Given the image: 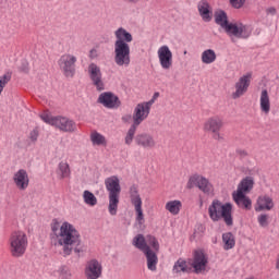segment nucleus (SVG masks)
Listing matches in <instances>:
<instances>
[{
    "label": "nucleus",
    "mask_w": 279,
    "mask_h": 279,
    "mask_svg": "<svg viewBox=\"0 0 279 279\" xmlns=\"http://www.w3.org/2000/svg\"><path fill=\"white\" fill-rule=\"evenodd\" d=\"M197 8L203 21H205V23H210V21H213V8L210 7V3L206 0H201Z\"/></svg>",
    "instance_id": "23"
},
{
    "label": "nucleus",
    "mask_w": 279,
    "mask_h": 279,
    "mask_svg": "<svg viewBox=\"0 0 279 279\" xmlns=\"http://www.w3.org/2000/svg\"><path fill=\"white\" fill-rule=\"evenodd\" d=\"M257 222L260 228H267V226H269V216L267 214H260L257 217Z\"/></svg>",
    "instance_id": "38"
},
{
    "label": "nucleus",
    "mask_w": 279,
    "mask_h": 279,
    "mask_svg": "<svg viewBox=\"0 0 279 279\" xmlns=\"http://www.w3.org/2000/svg\"><path fill=\"white\" fill-rule=\"evenodd\" d=\"M254 189V178L252 177H246L242 179V181L238 185V190L233 193H250Z\"/></svg>",
    "instance_id": "27"
},
{
    "label": "nucleus",
    "mask_w": 279,
    "mask_h": 279,
    "mask_svg": "<svg viewBox=\"0 0 279 279\" xmlns=\"http://www.w3.org/2000/svg\"><path fill=\"white\" fill-rule=\"evenodd\" d=\"M157 56L161 69H163L165 71H169V69L173 66V52H171L169 46L163 45L159 47V49L157 50Z\"/></svg>",
    "instance_id": "18"
},
{
    "label": "nucleus",
    "mask_w": 279,
    "mask_h": 279,
    "mask_svg": "<svg viewBox=\"0 0 279 279\" xmlns=\"http://www.w3.org/2000/svg\"><path fill=\"white\" fill-rule=\"evenodd\" d=\"M136 126L135 124H132L124 137V143L125 145H132L133 141H134V136L136 134Z\"/></svg>",
    "instance_id": "35"
},
{
    "label": "nucleus",
    "mask_w": 279,
    "mask_h": 279,
    "mask_svg": "<svg viewBox=\"0 0 279 279\" xmlns=\"http://www.w3.org/2000/svg\"><path fill=\"white\" fill-rule=\"evenodd\" d=\"M132 246L143 252V254L151 248L155 250V252H160V243H158V239L151 234H147L146 236L143 233L136 234L132 240Z\"/></svg>",
    "instance_id": "8"
},
{
    "label": "nucleus",
    "mask_w": 279,
    "mask_h": 279,
    "mask_svg": "<svg viewBox=\"0 0 279 279\" xmlns=\"http://www.w3.org/2000/svg\"><path fill=\"white\" fill-rule=\"evenodd\" d=\"M215 23L219 25L228 36H234L235 38H247L252 36V27L243 23H230L228 21V14L223 10L215 12Z\"/></svg>",
    "instance_id": "3"
},
{
    "label": "nucleus",
    "mask_w": 279,
    "mask_h": 279,
    "mask_svg": "<svg viewBox=\"0 0 279 279\" xmlns=\"http://www.w3.org/2000/svg\"><path fill=\"white\" fill-rule=\"evenodd\" d=\"M160 97V93L156 92L153 96V99H150V101H156V99H158Z\"/></svg>",
    "instance_id": "44"
},
{
    "label": "nucleus",
    "mask_w": 279,
    "mask_h": 279,
    "mask_svg": "<svg viewBox=\"0 0 279 279\" xmlns=\"http://www.w3.org/2000/svg\"><path fill=\"white\" fill-rule=\"evenodd\" d=\"M98 104H101L104 108H108L109 110H117V108H121V100L119 96H117L112 92H104L98 96Z\"/></svg>",
    "instance_id": "16"
},
{
    "label": "nucleus",
    "mask_w": 279,
    "mask_h": 279,
    "mask_svg": "<svg viewBox=\"0 0 279 279\" xmlns=\"http://www.w3.org/2000/svg\"><path fill=\"white\" fill-rule=\"evenodd\" d=\"M124 1H126V3H138V1L141 0H124Z\"/></svg>",
    "instance_id": "45"
},
{
    "label": "nucleus",
    "mask_w": 279,
    "mask_h": 279,
    "mask_svg": "<svg viewBox=\"0 0 279 279\" xmlns=\"http://www.w3.org/2000/svg\"><path fill=\"white\" fill-rule=\"evenodd\" d=\"M41 121L56 128L59 132H65L68 134H73V132H77V123L71 120V118L62 117V116H51L49 111H44L40 116Z\"/></svg>",
    "instance_id": "5"
},
{
    "label": "nucleus",
    "mask_w": 279,
    "mask_h": 279,
    "mask_svg": "<svg viewBox=\"0 0 279 279\" xmlns=\"http://www.w3.org/2000/svg\"><path fill=\"white\" fill-rule=\"evenodd\" d=\"M232 197L239 208H242L243 210H252V199L248 196L239 192L233 193Z\"/></svg>",
    "instance_id": "25"
},
{
    "label": "nucleus",
    "mask_w": 279,
    "mask_h": 279,
    "mask_svg": "<svg viewBox=\"0 0 279 279\" xmlns=\"http://www.w3.org/2000/svg\"><path fill=\"white\" fill-rule=\"evenodd\" d=\"M89 58H97V50L96 49H92L89 51Z\"/></svg>",
    "instance_id": "43"
},
{
    "label": "nucleus",
    "mask_w": 279,
    "mask_h": 279,
    "mask_svg": "<svg viewBox=\"0 0 279 279\" xmlns=\"http://www.w3.org/2000/svg\"><path fill=\"white\" fill-rule=\"evenodd\" d=\"M223 128V119L219 116L209 117L203 124L204 132L213 134L214 141H223L221 129Z\"/></svg>",
    "instance_id": "11"
},
{
    "label": "nucleus",
    "mask_w": 279,
    "mask_h": 279,
    "mask_svg": "<svg viewBox=\"0 0 279 279\" xmlns=\"http://www.w3.org/2000/svg\"><path fill=\"white\" fill-rule=\"evenodd\" d=\"M230 4L232 8H235V10H240L242 5H245V0H230Z\"/></svg>",
    "instance_id": "39"
},
{
    "label": "nucleus",
    "mask_w": 279,
    "mask_h": 279,
    "mask_svg": "<svg viewBox=\"0 0 279 279\" xmlns=\"http://www.w3.org/2000/svg\"><path fill=\"white\" fill-rule=\"evenodd\" d=\"M83 199L87 206H97V197L88 190L84 191Z\"/></svg>",
    "instance_id": "34"
},
{
    "label": "nucleus",
    "mask_w": 279,
    "mask_h": 279,
    "mask_svg": "<svg viewBox=\"0 0 279 279\" xmlns=\"http://www.w3.org/2000/svg\"><path fill=\"white\" fill-rule=\"evenodd\" d=\"M144 255L146 256L147 269L149 271H156L158 269V251L150 247L144 252Z\"/></svg>",
    "instance_id": "24"
},
{
    "label": "nucleus",
    "mask_w": 279,
    "mask_h": 279,
    "mask_svg": "<svg viewBox=\"0 0 279 279\" xmlns=\"http://www.w3.org/2000/svg\"><path fill=\"white\" fill-rule=\"evenodd\" d=\"M165 209L170 213V215H180L182 210V202L179 199L169 201L166 203Z\"/></svg>",
    "instance_id": "31"
},
{
    "label": "nucleus",
    "mask_w": 279,
    "mask_h": 279,
    "mask_svg": "<svg viewBox=\"0 0 279 279\" xmlns=\"http://www.w3.org/2000/svg\"><path fill=\"white\" fill-rule=\"evenodd\" d=\"M84 275L86 279H99L104 276V266L97 259H90L86 263Z\"/></svg>",
    "instance_id": "17"
},
{
    "label": "nucleus",
    "mask_w": 279,
    "mask_h": 279,
    "mask_svg": "<svg viewBox=\"0 0 279 279\" xmlns=\"http://www.w3.org/2000/svg\"><path fill=\"white\" fill-rule=\"evenodd\" d=\"M203 64H213L217 62V52L214 49H206L201 53Z\"/></svg>",
    "instance_id": "29"
},
{
    "label": "nucleus",
    "mask_w": 279,
    "mask_h": 279,
    "mask_svg": "<svg viewBox=\"0 0 279 279\" xmlns=\"http://www.w3.org/2000/svg\"><path fill=\"white\" fill-rule=\"evenodd\" d=\"M198 189L204 193V195H213L215 193V186L210 182V180L206 179L204 175L199 174H194L190 177L187 183H186V189Z\"/></svg>",
    "instance_id": "9"
},
{
    "label": "nucleus",
    "mask_w": 279,
    "mask_h": 279,
    "mask_svg": "<svg viewBox=\"0 0 279 279\" xmlns=\"http://www.w3.org/2000/svg\"><path fill=\"white\" fill-rule=\"evenodd\" d=\"M267 14H271L274 16L276 14V8L271 7L267 9Z\"/></svg>",
    "instance_id": "42"
},
{
    "label": "nucleus",
    "mask_w": 279,
    "mask_h": 279,
    "mask_svg": "<svg viewBox=\"0 0 279 279\" xmlns=\"http://www.w3.org/2000/svg\"><path fill=\"white\" fill-rule=\"evenodd\" d=\"M191 269H194V274H204L206 267H208V256L203 251H195L193 258L189 259Z\"/></svg>",
    "instance_id": "15"
},
{
    "label": "nucleus",
    "mask_w": 279,
    "mask_h": 279,
    "mask_svg": "<svg viewBox=\"0 0 279 279\" xmlns=\"http://www.w3.org/2000/svg\"><path fill=\"white\" fill-rule=\"evenodd\" d=\"M276 203L274 202V197L268 194H262L257 197L255 203V213H263L269 210H274Z\"/></svg>",
    "instance_id": "20"
},
{
    "label": "nucleus",
    "mask_w": 279,
    "mask_h": 279,
    "mask_svg": "<svg viewBox=\"0 0 279 279\" xmlns=\"http://www.w3.org/2000/svg\"><path fill=\"white\" fill-rule=\"evenodd\" d=\"M77 57L71 53H64L58 60V65L65 77H75V64Z\"/></svg>",
    "instance_id": "12"
},
{
    "label": "nucleus",
    "mask_w": 279,
    "mask_h": 279,
    "mask_svg": "<svg viewBox=\"0 0 279 279\" xmlns=\"http://www.w3.org/2000/svg\"><path fill=\"white\" fill-rule=\"evenodd\" d=\"M106 190L109 193V214L114 217L119 211V202L121 199V183L119 177L112 175L105 180Z\"/></svg>",
    "instance_id": "6"
},
{
    "label": "nucleus",
    "mask_w": 279,
    "mask_h": 279,
    "mask_svg": "<svg viewBox=\"0 0 279 279\" xmlns=\"http://www.w3.org/2000/svg\"><path fill=\"white\" fill-rule=\"evenodd\" d=\"M87 73L96 90H106V83H104V74L101 73V68H99V65H97L96 63H90L87 68Z\"/></svg>",
    "instance_id": "14"
},
{
    "label": "nucleus",
    "mask_w": 279,
    "mask_h": 279,
    "mask_svg": "<svg viewBox=\"0 0 279 279\" xmlns=\"http://www.w3.org/2000/svg\"><path fill=\"white\" fill-rule=\"evenodd\" d=\"M222 243L223 250H232L234 245H236V240L234 239V234L232 232H227L222 234Z\"/></svg>",
    "instance_id": "32"
},
{
    "label": "nucleus",
    "mask_w": 279,
    "mask_h": 279,
    "mask_svg": "<svg viewBox=\"0 0 279 279\" xmlns=\"http://www.w3.org/2000/svg\"><path fill=\"white\" fill-rule=\"evenodd\" d=\"M27 245H29V241L27 240V233L24 231L17 230L10 234L9 251L13 258H21L22 256H25Z\"/></svg>",
    "instance_id": "7"
},
{
    "label": "nucleus",
    "mask_w": 279,
    "mask_h": 279,
    "mask_svg": "<svg viewBox=\"0 0 279 279\" xmlns=\"http://www.w3.org/2000/svg\"><path fill=\"white\" fill-rule=\"evenodd\" d=\"M59 276L62 279H71L73 278V274L71 272V269L66 266H61L59 268Z\"/></svg>",
    "instance_id": "37"
},
{
    "label": "nucleus",
    "mask_w": 279,
    "mask_h": 279,
    "mask_svg": "<svg viewBox=\"0 0 279 279\" xmlns=\"http://www.w3.org/2000/svg\"><path fill=\"white\" fill-rule=\"evenodd\" d=\"M208 215L211 221H221L223 219L226 226H234L231 203L223 204L219 199H214L208 207Z\"/></svg>",
    "instance_id": "4"
},
{
    "label": "nucleus",
    "mask_w": 279,
    "mask_h": 279,
    "mask_svg": "<svg viewBox=\"0 0 279 279\" xmlns=\"http://www.w3.org/2000/svg\"><path fill=\"white\" fill-rule=\"evenodd\" d=\"M13 182L20 191H25L29 186V174L27 170L20 169L13 175Z\"/></svg>",
    "instance_id": "21"
},
{
    "label": "nucleus",
    "mask_w": 279,
    "mask_h": 279,
    "mask_svg": "<svg viewBox=\"0 0 279 279\" xmlns=\"http://www.w3.org/2000/svg\"><path fill=\"white\" fill-rule=\"evenodd\" d=\"M135 143L143 149H154L156 147V140L149 133H141L135 136Z\"/></svg>",
    "instance_id": "22"
},
{
    "label": "nucleus",
    "mask_w": 279,
    "mask_h": 279,
    "mask_svg": "<svg viewBox=\"0 0 279 279\" xmlns=\"http://www.w3.org/2000/svg\"><path fill=\"white\" fill-rule=\"evenodd\" d=\"M56 173L59 180H64L71 175V168L66 161L59 162Z\"/></svg>",
    "instance_id": "30"
},
{
    "label": "nucleus",
    "mask_w": 279,
    "mask_h": 279,
    "mask_svg": "<svg viewBox=\"0 0 279 279\" xmlns=\"http://www.w3.org/2000/svg\"><path fill=\"white\" fill-rule=\"evenodd\" d=\"M114 62L118 66H130V43L134 40V37L123 27L114 31Z\"/></svg>",
    "instance_id": "2"
},
{
    "label": "nucleus",
    "mask_w": 279,
    "mask_h": 279,
    "mask_svg": "<svg viewBox=\"0 0 279 279\" xmlns=\"http://www.w3.org/2000/svg\"><path fill=\"white\" fill-rule=\"evenodd\" d=\"M12 80V73L8 72L0 76V95L3 93V88L10 84V81Z\"/></svg>",
    "instance_id": "36"
},
{
    "label": "nucleus",
    "mask_w": 279,
    "mask_h": 279,
    "mask_svg": "<svg viewBox=\"0 0 279 279\" xmlns=\"http://www.w3.org/2000/svg\"><path fill=\"white\" fill-rule=\"evenodd\" d=\"M151 106H154V100L136 105L133 112V125L138 128V125H141V123H143V121L149 117V112H151Z\"/></svg>",
    "instance_id": "13"
},
{
    "label": "nucleus",
    "mask_w": 279,
    "mask_h": 279,
    "mask_svg": "<svg viewBox=\"0 0 279 279\" xmlns=\"http://www.w3.org/2000/svg\"><path fill=\"white\" fill-rule=\"evenodd\" d=\"M259 108L264 114H269L271 111V101L269 100V92L263 89L259 97Z\"/></svg>",
    "instance_id": "26"
},
{
    "label": "nucleus",
    "mask_w": 279,
    "mask_h": 279,
    "mask_svg": "<svg viewBox=\"0 0 279 279\" xmlns=\"http://www.w3.org/2000/svg\"><path fill=\"white\" fill-rule=\"evenodd\" d=\"M131 205L134 207L136 221L140 226L145 223V214H143V198L138 193V186L132 185L129 190Z\"/></svg>",
    "instance_id": "10"
},
{
    "label": "nucleus",
    "mask_w": 279,
    "mask_h": 279,
    "mask_svg": "<svg viewBox=\"0 0 279 279\" xmlns=\"http://www.w3.org/2000/svg\"><path fill=\"white\" fill-rule=\"evenodd\" d=\"M90 141L93 145H97L98 147L108 145V142L106 141V136H104L101 133L97 131H93L90 133Z\"/></svg>",
    "instance_id": "33"
},
{
    "label": "nucleus",
    "mask_w": 279,
    "mask_h": 279,
    "mask_svg": "<svg viewBox=\"0 0 279 279\" xmlns=\"http://www.w3.org/2000/svg\"><path fill=\"white\" fill-rule=\"evenodd\" d=\"M189 259L187 262L183 258H179L173 267H172V271L173 274H190L191 271V266H189Z\"/></svg>",
    "instance_id": "28"
},
{
    "label": "nucleus",
    "mask_w": 279,
    "mask_h": 279,
    "mask_svg": "<svg viewBox=\"0 0 279 279\" xmlns=\"http://www.w3.org/2000/svg\"><path fill=\"white\" fill-rule=\"evenodd\" d=\"M38 136H39L38 129H34L33 131H31L29 140L32 141V143H36V141H38Z\"/></svg>",
    "instance_id": "40"
},
{
    "label": "nucleus",
    "mask_w": 279,
    "mask_h": 279,
    "mask_svg": "<svg viewBox=\"0 0 279 279\" xmlns=\"http://www.w3.org/2000/svg\"><path fill=\"white\" fill-rule=\"evenodd\" d=\"M250 84H252V74H245L241 76L235 83V92L232 94V99H239L247 93L250 88Z\"/></svg>",
    "instance_id": "19"
},
{
    "label": "nucleus",
    "mask_w": 279,
    "mask_h": 279,
    "mask_svg": "<svg viewBox=\"0 0 279 279\" xmlns=\"http://www.w3.org/2000/svg\"><path fill=\"white\" fill-rule=\"evenodd\" d=\"M236 155L240 157V158H247V156H250V154L247 153V150L245 149H236Z\"/></svg>",
    "instance_id": "41"
},
{
    "label": "nucleus",
    "mask_w": 279,
    "mask_h": 279,
    "mask_svg": "<svg viewBox=\"0 0 279 279\" xmlns=\"http://www.w3.org/2000/svg\"><path fill=\"white\" fill-rule=\"evenodd\" d=\"M186 53H187V51L185 50V51H184V56H186Z\"/></svg>",
    "instance_id": "46"
},
{
    "label": "nucleus",
    "mask_w": 279,
    "mask_h": 279,
    "mask_svg": "<svg viewBox=\"0 0 279 279\" xmlns=\"http://www.w3.org/2000/svg\"><path fill=\"white\" fill-rule=\"evenodd\" d=\"M50 242L54 247H61V255L66 258L71 254L80 256L86 252L82 243V234L77 231L75 226L69 221L60 225L58 219H53L50 225Z\"/></svg>",
    "instance_id": "1"
}]
</instances>
